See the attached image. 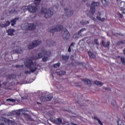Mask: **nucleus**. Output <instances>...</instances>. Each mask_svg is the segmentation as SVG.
Instances as JSON below:
<instances>
[{"label":"nucleus","instance_id":"1","mask_svg":"<svg viewBox=\"0 0 125 125\" xmlns=\"http://www.w3.org/2000/svg\"><path fill=\"white\" fill-rule=\"evenodd\" d=\"M24 65L26 68L30 69V71L26 70L24 71L25 75L30 74L31 73H35L38 69V67H36V63L33 62V61L31 59L26 61Z\"/></svg>","mask_w":125,"mask_h":125},{"label":"nucleus","instance_id":"2","mask_svg":"<svg viewBox=\"0 0 125 125\" xmlns=\"http://www.w3.org/2000/svg\"><path fill=\"white\" fill-rule=\"evenodd\" d=\"M100 5L99 2H93L91 4L90 6V11L91 13L89 12L87 14V16H88L93 21H96V19L93 17L94 15V13H95L96 9L95 7H98Z\"/></svg>","mask_w":125,"mask_h":125},{"label":"nucleus","instance_id":"3","mask_svg":"<svg viewBox=\"0 0 125 125\" xmlns=\"http://www.w3.org/2000/svg\"><path fill=\"white\" fill-rule=\"evenodd\" d=\"M41 14H44L45 18H49L53 15V11H51V8L47 10V8L42 7L41 9Z\"/></svg>","mask_w":125,"mask_h":125},{"label":"nucleus","instance_id":"4","mask_svg":"<svg viewBox=\"0 0 125 125\" xmlns=\"http://www.w3.org/2000/svg\"><path fill=\"white\" fill-rule=\"evenodd\" d=\"M25 9H27L29 12L31 13H35L38 10V6L35 4H31L28 6H25Z\"/></svg>","mask_w":125,"mask_h":125},{"label":"nucleus","instance_id":"5","mask_svg":"<svg viewBox=\"0 0 125 125\" xmlns=\"http://www.w3.org/2000/svg\"><path fill=\"white\" fill-rule=\"evenodd\" d=\"M42 43V40H36L34 41L33 42L29 44L28 49H33L34 47H37L38 45H40Z\"/></svg>","mask_w":125,"mask_h":125},{"label":"nucleus","instance_id":"6","mask_svg":"<svg viewBox=\"0 0 125 125\" xmlns=\"http://www.w3.org/2000/svg\"><path fill=\"white\" fill-rule=\"evenodd\" d=\"M62 30H63V26L61 25H58L56 26V28L51 29L50 32L51 33L53 36L54 33L56 32H60Z\"/></svg>","mask_w":125,"mask_h":125},{"label":"nucleus","instance_id":"7","mask_svg":"<svg viewBox=\"0 0 125 125\" xmlns=\"http://www.w3.org/2000/svg\"><path fill=\"white\" fill-rule=\"evenodd\" d=\"M53 98V96L51 95H47L44 96H42L40 98V100L43 102H46L47 101H50L51 99Z\"/></svg>","mask_w":125,"mask_h":125},{"label":"nucleus","instance_id":"8","mask_svg":"<svg viewBox=\"0 0 125 125\" xmlns=\"http://www.w3.org/2000/svg\"><path fill=\"white\" fill-rule=\"evenodd\" d=\"M62 37L63 40H66V41H68L71 38V34H70V32L68 31V30L67 29H65L63 31V33L62 34Z\"/></svg>","mask_w":125,"mask_h":125},{"label":"nucleus","instance_id":"9","mask_svg":"<svg viewBox=\"0 0 125 125\" xmlns=\"http://www.w3.org/2000/svg\"><path fill=\"white\" fill-rule=\"evenodd\" d=\"M64 11L65 12L66 17H71L74 14V12L73 11H69V8H64Z\"/></svg>","mask_w":125,"mask_h":125},{"label":"nucleus","instance_id":"10","mask_svg":"<svg viewBox=\"0 0 125 125\" xmlns=\"http://www.w3.org/2000/svg\"><path fill=\"white\" fill-rule=\"evenodd\" d=\"M36 29V25L34 23H28L26 26V29L34 31Z\"/></svg>","mask_w":125,"mask_h":125},{"label":"nucleus","instance_id":"11","mask_svg":"<svg viewBox=\"0 0 125 125\" xmlns=\"http://www.w3.org/2000/svg\"><path fill=\"white\" fill-rule=\"evenodd\" d=\"M0 120L2 121V122H4V123H6V124H12V123H13V121L6 119L5 118H4L3 117H0Z\"/></svg>","mask_w":125,"mask_h":125},{"label":"nucleus","instance_id":"12","mask_svg":"<svg viewBox=\"0 0 125 125\" xmlns=\"http://www.w3.org/2000/svg\"><path fill=\"white\" fill-rule=\"evenodd\" d=\"M13 52L15 53L21 54L23 52V49L20 46H17L16 49L13 50Z\"/></svg>","mask_w":125,"mask_h":125},{"label":"nucleus","instance_id":"13","mask_svg":"<svg viewBox=\"0 0 125 125\" xmlns=\"http://www.w3.org/2000/svg\"><path fill=\"white\" fill-rule=\"evenodd\" d=\"M86 28H82L80 30H79L77 33H75L74 35V38L75 39H78L79 38V37H80V34L82 33V32H83L84 31H86Z\"/></svg>","mask_w":125,"mask_h":125},{"label":"nucleus","instance_id":"14","mask_svg":"<svg viewBox=\"0 0 125 125\" xmlns=\"http://www.w3.org/2000/svg\"><path fill=\"white\" fill-rule=\"evenodd\" d=\"M101 1L104 7L109 6V4H110V1L109 0H101Z\"/></svg>","mask_w":125,"mask_h":125},{"label":"nucleus","instance_id":"15","mask_svg":"<svg viewBox=\"0 0 125 125\" xmlns=\"http://www.w3.org/2000/svg\"><path fill=\"white\" fill-rule=\"evenodd\" d=\"M15 32V30L14 29H8L6 31V32L8 34V36H11V37L14 36V32Z\"/></svg>","mask_w":125,"mask_h":125},{"label":"nucleus","instance_id":"16","mask_svg":"<svg viewBox=\"0 0 125 125\" xmlns=\"http://www.w3.org/2000/svg\"><path fill=\"white\" fill-rule=\"evenodd\" d=\"M18 20H19V17H18L11 20L10 23L12 27H13L15 26V25L16 24V22H17Z\"/></svg>","mask_w":125,"mask_h":125},{"label":"nucleus","instance_id":"17","mask_svg":"<svg viewBox=\"0 0 125 125\" xmlns=\"http://www.w3.org/2000/svg\"><path fill=\"white\" fill-rule=\"evenodd\" d=\"M98 15L99 16H97L96 17V18L98 20H99V21H101V22H104L105 21V18H103L101 19V13H100V12H99L98 13H97Z\"/></svg>","mask_w":125,"mask_h":125},{"label":"nucleus","instance_id":"18","mask_svg":"<svg viewBox=\"0 0 125 125\" xmlns=\"http://www.w3.org/2000/svg\"><path fill=\"white\" fill-rule=\"evenodd\" d=\"M46 43L48 46H52L55 45V42L53 41L51 39L46 41Z\"/></svg>","mask_w":125,"mask_h":125},{"label":"nucleus","instance_id":"19","mask_svg":"<svg viewBox=\"0 0 125 125\" xmlns=\"http://www.w3.org/2000/svg\"><path fill=\"white\" fill-rule=\"evenodd\" d=\"M110 43H111L110 42H106V44H105V41H104V40H102L101 43L103 46H104V47L105 48L109 47V46H110Z\"/></svg>","mask_w":125,"mask_h":125},{"label":"nucleus","instance_id":"20","mask_svg":"<svg viewBox=\"0 0 125 125\" xmlns=\"http://www.w3.org/2000/svg\"><path fill=\"white\" fill-rule=\"evenodd\" d=\"M9 25H10V21H7L5 23L0 24V27L1 28H6V27H8Z\"/></svg>","mask_w":125,"mask_h":125},{"label":"nucleus","instance_id":"21","mask_svg":"<svg viewBox=\"0 0 125 125\" xmlns=\"http://www.w3.org/2000/svg\"><path fill=\"white\" fill-rule=\"evenodd\" d=\"M82 82H84V83H87V84H90V85H91V84H92V81L86 78H84L82 79Z\"/></svg>","mask_w":125,"mask_h":125},{"label":"nucleus","instance_id":"22","mask_svg":"<svg viewBox=\"0 0 125 125\" xmlns=\"http://www.w3.org/2000/svg\"><path fill=\"white\" fill-rule=\"evenodd\" d=\"M16 75L14 74H12L11 75H9L8 76H7V79L8 80H14V79H16Z\"/></svg>","mask_w":125,"mask_h":125},{"label":"nucleus","instance_id":"23","mask_svg":"<svg viewBox=\"0 0 125 125\" xmlns=\"http://www.w3.org/2000/svg\"><path fill=\"white\" fill-rule=\"evenodd\" d=\"M88 55L89 56L90 58L91 59H94V58H96V56L94 54L92 53V52L88 51Z\"/></svg>","mask_w":125,"mask_h":125},{"label":"nucleus","instance_id":"24","mask_svg":"<svg viewBox=\"0 0 125 125\" xmlns=\"http://www.w3.org/2000/svg\"><path fill=\"white\" fill-rule=\"evenodd\" d=\"M55 124H57V125H63V124H62V119H61V118L56 119Z\"/></svg>","mask_w":125,"mask_h":125},{"label":"nucleus","instance_id":"25","mask_svg":"<svg viewBox=\"0 0 125 125\" xmlns=\"http://www.w3.org/2000/svg\"><path fill=\"white\" fill-rule=\"evenodd\" d=\"M57 74L58 76H64V75L66 74V71H60L59 72H57Z\"/></svg>","mask_w":125,"mask_h":125},{"label":"nucleus","instance_id":"26","mask_svg":"<svg viewBox=\"0 0 125 125\" xmlns=\"http://www.w3.org/2000/svg\"><path fill=\"white\" fill-rule=\"evenodd\" d=\"M94 83L96 84V85H100V86H102L103 85V83H101L98 81H93Z\"/></svg>","mask_w":125,"mask_h":125},{"label":"nucleus","instance_id":"27","mask_svg":"<svg viewBox=\"0 0 125 125\" xmlns=\"http://www.w3.org/2000/svg\"><path fill=\"white\" fill-rule=\"evenodd\" d=\"M6 101H7V102H11V103H15V102H16V100L13 99H7Z\"/></svg>","mask_w":125,"mask_h":125},{"label":"nucleus","instance_id":"28","mask_svg":"<svg viewBox=\"0 0 125 125\" xmlns=\"http://www.w3.org/2000/svg\"><path fill=\"white\" fill-rule=\"evenodd\" d=\"M125 44V40L124 41L121 40V41H118L117 42V45H121V44Z\"/></svg>","mask_w":125,"mask_h":125},{"label":"nucleus","instance_id":"29","mask_svg":"<svg viewBox=\"0 0 125 125\" xmlns=\"http://www.w3.org/2000/svg\"><path fill=\"white\" fill-rule=\"evenodd\" d=\"M62 60H64L65 61L69 60V56L67 55H62Z\"/></svg>","mask_w":125,"mask_h":125},{"label":"nucleus","instance_id":"30","mask_svg":"<svg viewBox=\"0 0 125 125\" xmlns=\"http://www.w3.org/2000/svg\"><path fill=\"white\" fill-rule=\"evenodd\" d=\"M43 56V54L42 53V52H40L38 54L37 59H40V58H42Z\"/></svg>","mask_w":125,"mask_h":125},{"label":"nucleus","instance_id":"31","mask_svg":"<svg viewBox=\"0 0 125 125\" xmlns=\"http://www.w3.org/2000/svg\"><path fill=\"white\" fill-rule=\"evenodd\" d=\"M60 62H58L57 63H54L53 64V67L54 68H59V67H60Z\"/></svg>","mask_w":125,"mask_h":125},{"label":"nucleus","instance_id":"32","mask_svg":"<svg viewBox=\"0 0 125 125\" xmlns=\"http://www.w3.org/2000/svg\"><path fill=\"white\" fill-rule=\"evenodd\" d=\"M82 25H87V24H89V21H85L83 22H81Z\"/></svg>","mask_w":125,"mask_h":125},{"label":"nucleus","instance_id":"33","mask_svg":"<svg viewBox=\"0 0 125 125\" xmlns=\"http://www.w3.org/2000/svg\"><path fill=\"white\" fill-rule=\"evenodd\" d=\"M120 11H122V14H125V8H124L123 7H121L120 8Z\"/></svg>","mask_w":125,"mask_h":125},{"label":"nucleus","instance_id":"34","mask_svg":"<svg viewBox=\"0 0 125 125\" xmlns=\"http://www.w3.org/2000/svg\"><path fill=\"white\" fill-rule=\"evenodd\" d=\"M48 59V57H44L42 58V61H43V62H46L47 61Z\"/></svg>","mask_w":125,"mask_h":125},{"label":"nucleus","instance_id":"35","mask_svg":"<svg viewBox=\"0 0 125 125\" xmlns=\"http://www.w3.org/2000/svg\"><path fill=\"white\" fill-rule=\"evenodd\" d=\"M111 104L113 106H115V105H117V102H116V101H115V100H112L111 101Z\"/></svg>","mask_w":125,"mask_h":125},{"label":"nucleus","instance_id":"36","mask_svg":"<svg viewBox=\"0 0 125 125\" xmlns=\"http://www.w3.org/2000/svg\"><path fill=\"white\" fill-rule=\"evenodd\" d=\"M121 62H122V63H123V64H125V58H124L123 57H121Z\"/></svg>","mask_w":125,"mask_h":125},{"label":"nucleus","instance_id":"37","mask_svg":"<svg viewBox=\"0 0 125 125\" xmlns=\"http://www.w3.org/2000/svg\"><path fill=\"white\" fill-rule=\"evenodd\" d=\"M27 120L29 121H32V118H31V116L29 115L28 114H27Z\"/></svg>","mask_w":125,"mask_h":125},{"label":"nucleus","instance_id":"38","mask_svg":"<svg viewBox=\"0 0 125 125\" xmlns=\"http://www.w3.org/2000/svg\"><path fill=\"white\" fill-rule=\"evenodd\" d=\"M118 14L119 16V17H120V18H123L124 15H123V14H122L121 13H120L119 12H118Z\"/></svg>","mask_w":125,"mask_h":125},{"label":"nucleus","instance_id":"39","mask_svg":"<svg viewBox=\"0 0 125 125\" xmlns=\"http://www.w3.org/2000/svg\"><path fill=\"white\" fill-rule=\"evenodd\" d=\"M50 120L51 122H52V123H55H55L56 122V120H55L53 118H50Z\"/></svg>","mask_w":125,"mask_h":125},{"label":"nucleus","instance_id":"40","mask_svg":"<svg viewBox=\"0 0 125 125\" xmlns=\"http://www.w3.org/2000/svg\"><path fill=\"white\" fill-rule=\"evenodd\" d=\"M42 53L43 54V56H44V55L47 54V52L46 51H42Z\"/></svg>","mask_w":125,"mask_h":125},{"label":"nucleus","instance_id":"41","mask_svg":"<svg viewBox=\"0 0 125 125\" xmlns=\"http://www.w3.org/2000/svg\"><path fill=\"white\" fill-rule=\"evenodd\" d=\"M98 122V123L99 124V125H103V123H102V122L100 121V120L99 119Z\"/></svg>","mask_w":125,"mask_h":125},{"label":"nucleus","instance_id":"42","mask_svg":"<svg viewBox=\"0 0 125 125\" xmlns=\"http://www.w3.org/2000/svg\"><path fill=\"white\" fill-rule=\"evenodd\" d=\"M9 13H14V12H15V10H11L10 11H9Z\"/></svg>","mask_w":125,"mask_h":125},{"label":"nucleus","instance_id":"43","mask_svg":"<svg viewBox=\"0 0 125 125\" xmlns=\"http://www.w3.org/2000/svg\"><path fill=\"white\" fill-rule=\"evenodd\" d=\"M94 42L96 43V44H98V39H95L94 40Z\"/></svg>","mask_w":125,"mask_h":125},{"label":"nucleus","instance_id":"44","mask_svg":"<svg viewBox=\"0 0 125 125\" xmlns=\"http://www.w3.org/2000/svg\"><path fill=\"white\" fill-rule=\"evenodd\" d=\"M71 51H72V49H71V46H69L68 49V52H71Z\"/></svg>","mask_w":125,"mask_h":125},{"label":"nucleus","instance_id":"45","mask_svg":"<svg viewBox=\"0 0 125 125\" xmlns=\"http://www.w3.org/2000/svg\"><path fill=\"white\" fill-rule=\"evenodd\" d=\"M20 67H23V65H20L19 64L16 65V68H20Z\"/></svg>","mask_w":125,"mask_h":125},{"label":"nucleus","instance_id":"46","mask_svg":"<svg viewBox=\"0 0 125 125\" xmlns=\"http://www.w3.org/2000/svg\"><path fill=\"white\" fill-rule=\"evenodd\" d=\"M75 46V42H72L69 46Z\"/></svg>","mask_w":125,"mask_h":125},{"label":"nucleus","instance_id":"47","mask_svg":"<svg viewBox=\"0 0 125 125\" xmlns=\"http://www.w3.org/2000/svg\"><path fill=\"white\" fill-rule=\"evenodd\" d=\"M105 89L106 90L111 91V89H110L109 87H106V88H105Z\"/></svg>","mask_w":125,"mask_h":125},{"label":"nucleus","instance_id":"48","mask_svg":"<svg viewBox=\"0 0 125 125\" xmlns=\"http://www.w3.org/2000/svg\"><path fill=\"white\" fill-rule=\"evenodd\" d=\"M16 114L18 116H20L21 115L20 112L19 111H18V112H16Z\"/></svg>","mask_w":125,"mask_h":125},{"label":"nucleus","instance_id":"49","mask_svg":"<svg viewBox=\"0 0 125 125\" xmlns=\"http://www.w3.org/2000/svg\"><path fill=\"white\" fill-rule=\"evenodd\" d=\"M52 113L51 114L52 116H54V115H55V112H54V111H52Z\"/></svg>","mask_w":125,"mask_h":125},{"label":"nucleus","instance_id":"50","mask_svg":"<svg viewBox=\"0 0 125 125\" xmlns=\"http://www.w3.org/2000/svg\"><path fill=\"white\" fill-rule=\"evenodd\" d=\"M94 120H96L97 121H98L99 120V119H98L97 117H94Z\"/></svg>","mask_w":125,"mask_h":125},{"label":"nucleus","instance_id":"51","mask_svg":"<svg viewBox=\"0 0 125 125\" xmlns=\"http://www.w3.org/2000/svg\"><path fill=\"white\" fill-rule=\"evenodd\" d=\"M35 1H37L38 2H41L42 0H35Z\"/></svg>","mask_w":125,"mask_h":125},{"label":"nucleus","instance_id":"52","mask_svg":"<svg viewBox=\"0 0 125 125\" xmlns=\"http://www.w3.org/2000/svg\"><path fill=\"white\" fill-rule=\"evenodd\" d=\"M84 2H86V1H87V0H82Z\"/></svg>","mask_w":125,"mask_h":125},{"label":"nucleus","instance_id":"53","mask_svg":"<svg viewBox=\"0 0 125 125\" xmlns=\"http://www.w3.org/2000/svg\"><path fill=\"white\" fill-rule=\"evenodd\" d=\"M123 53L125 55V49L123 50Z\"/></svg>","mask_w":125,"mask_h":125},{"label":"nucleus","instance_id":"54","mask_svg":"<svg viewBox=\"0 0 125 125\" xmlns=\"http://www.w3.org/2000/svg\"><path fill=\"white\" fill-rule=\"evenodd\" d=\"M0 125H4V124H3V123H1V124H0Z\"/></svg>","mask_w":125,"mask_h":125},{"label":"nucleus","instance_id":"55","mask_svg":"<svg viewBox=\"0 0 125 125\" xmlns=\"http://www.w3.org/2000/svg\"><path fill=\"white\" fill-rule=\"evenodd\" d=\"M118 125H124V124H119V123H118Z\"/></svg>","mask_w":125,"mask_h":125},{"label":"nucleus","instance_id":"56","mask_svg":"<svg viewBox=\"0 0 125 125\" xmlns=\"http://www.w3.org/2000/svg\"><path fill=\"white\" fill-rule=\"evenodd\" d=\"M118 125H124V124H119V123H118Z\"/></svg>","mask_w":125,"mask_h":125},{"label":"nucleus","instance_id":"57","mask_svg":"<svg viewBox=\"0 0 125 125\" xmlns=\"http://www.w3.org/2000/svg\"><path fill=\"white\" fill-rule=\"evenodd\" d=\"M77 103L78 104H80V102H79V101H78L77 102Z\"/></svg>","mask_w":125,"mask_h":125},{"label":"nucleus","instance_id":"58","mask_svg":"<svg viewBox=\"0 0 125 125\" xmlns=\"http://www.w3.org/2000/svg\"><path fill=\"white\" fill-rule=\"evenodd\" d=\"M19 110H24V108L20 109Z\"/></svg>","mask_w":125,"mask_h":125},{"label":"nucleus","instance_id":"59","mask_svg":"<svg viewBox=\"0 0 125 125\" xmlns=\"http://www.w3.org/2000/svg\"><path fill=\"white\" fill-rule=\"evenodd\" d=\"M37 104H41V103L37 102Z\"/></svg>","mask_w":125,"mask_h":125},{"label":"nucleus","instance_id":"60","mask_svg":"<svg viewBox=\"0 0 125 125\" xmlns=\"http://www.w3.org/2000/svg\"><path fill=\"white\" fill-rule=\"evenodd\" d=\"M124 118H125V116H124Z\"/></svg>","mask_w":125,"mask_h":125}]
</instances>
